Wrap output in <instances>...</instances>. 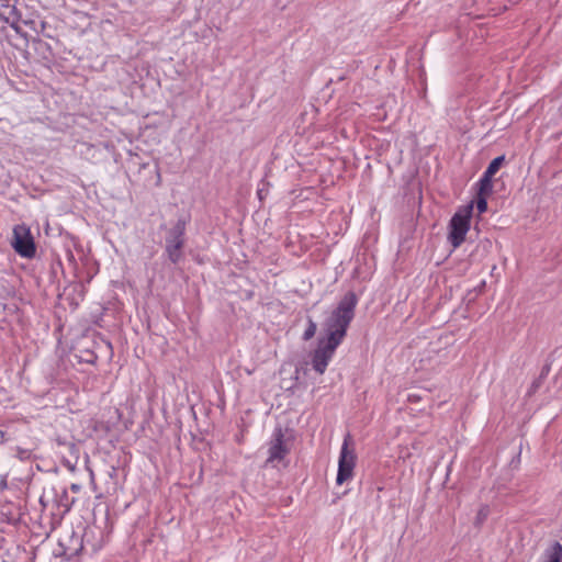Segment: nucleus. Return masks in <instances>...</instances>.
<instances>
[{
  "label": "nucleus",
  "instance_id": "obj_15",
  "mask_svg": "<svg viewBox=\"0 0 562 562\" xmlns=\"http://www.w3.org/2000/svg\"><path fill=\"white\" fill-rule=\"evenodd\" d=\"M80 485L79 484H71L70 485V490L74 492V493H78L80 491Z\"/></svg>",
  "mask_w": 562,
  "mask_h": 562
},
{
  "label": "nucleus",
  "instance_id": "obj_4",
  "mask_svg": "<svg viewBox=\"0 0 562 562\" xmlns=\"http://www.w3.org/2000/svg\"><path fill=\"white\" fill-rule=\"evenodd\" d=\"M186 221L179 220L169 231L166 237V252L168 258L177 263L182 258V248L184 246Z\"/></svg>",
  "mask_w": 562,
  "mask_h": 562
},
{
  "label": "nucleus",
  "instance_id": "obj_8",
  "mask_svg": "<svg viewBox=\"0 0 562 562\" xmlns=\"http://www.w3.org/2000/svg\"><path fill=\"white\" fill-rule=\"evenodd\" d=\"M492 190H493L492 178L483 175V177L479 181L477 195L487 198L492 193Z\"/></svg>",
  "mask_w": 562,
  "mask_h": 562
},
{
  "label": "nucleus",
  "instance_id": "obj_14",
  "mask_svg": "<svg viewBox=\"0 0 562 562\" xmlns=\"http://www.w3.org/2000/svg\"><path fill=\"white\" fill-rule=\"evenodd\" d=\"M487 514H488V509L486 507L481 508L477 514L476 522L477 524L482 522L486 518Z\"/></svg>",
  "mask_w": 562,
  "mask_h": 562
},
{
  "label": "nucleus",
  "instance_id": "obj_6",
  "mask_svg": "<svg viewBox=\"0 0 562 562\" xmlns=\"http://www.w3.org/2000/svg\"><path fill=\"white\" fill-rule=\"evenodd\" d=\"M474 202L471 201L463 210H459V245L463 241L465 234L470 228V217L473 211Z\"/></svg>",
  "mask_w": 562,
  "mask_h": 562
},
{
  "label": "nucleus",
  "instance_id": "obj_7",
  "mask_svg": "<svg viewBox=\"0 0 562 562\" xmlns=\"http://www.w3.org/2000/svg\"><path fill=\"white\" fill-rule=\"evenodd\" d=\"M562 561V546L559 542H553L546 549L541 562H561Z\"/></svg>",
  "mask_w": 562,
  "mask_h": 562
},
{
  "label": "nucleus",
  "instance_id": "obj_3",
  "mask_svg": "<svg viewBox=\"0 0 562 562\" xmlns=\"http://www.w3.org/2000/svg\"><path fill=\"white\" fill-rule=\"evenodd\" d=\"M11 246L22 258L32 259L36 255V245L31 229L25 224L13 227Z\"/></svg>",
  "mask_w": 562,
  "mask_h": 562
},
{
  "label": "nucleus",
  "instance_id": "obj_10",
  "mask_svg": "<svg viewBox=\"0 0 562 562\" xmlns=\"http://www.w3.org/2000/svg\"><path fill=\"white\" fill-rule=\"evenodd\" d=\"M449 235H448V239H449V243L451 244V246L453 248H457V213L453 214L450 218V223H449Z\"/></svg>",
  "mask_w": 562,
  "mask_h": 562
},
{
  "label": "nucleus",
  "instance_id": "obj_1",
  "mask_svg": "<svg viewBox=\"0 0 562 562\" xmlns=\"http://www.w3.org/2000/svg\"><path fill=\"white\" fill-rule=\"evenodd\" d=\"M357 297L347 293L325 322L326 338L319 339L312 353V367L318 374H324L337 347L344 340L347 329L355 316Z\"/></svg>",
  "mask_w": 562,
  "mask_h": 562
},
{
  "label": "nucleus",
  "instance_id": "obj_2",
  "mask_svg": "<svg viewBox=\"0 0 562 562\" xmlns=\"http://www.w3.org/2000/svg\"><path fill=\"white\" fill-rule=\"evenodd\" d=\"M356 461L357 456L355 449L351 448V438L348 435L342 442L338 459V472L336 477V483L338 485H341L353 477Z\"/></svg>",
  "mask_w": 562,
  "mask_h": 562
},
{
  "label": "nucleus",
  "instance_id": "obj_12",
  "mask_svg": "<svg viewBox=\"0 0 562 562\" xmlns=\"http://www.w3.org/2000/svg\"><path fill=\"white\" fill-rule=\"evenodd\" d=\"M316 329H317L316 323L314 321L310 319L308 326L303 334V339L304 340L312 339L316 334Z\"/></svg>",
  "mask_w": 562,
  "mask_h": 562
},
{
  "label": "nucleus",
  "instance_id": "obj_5",
  "mask_svg": "<svg viewBox=\"0 0 562 562\" xmlns=\"http://www.w3.org/2000/svg\"><path fill=\"white\" fill-rule=\"evenodd\" d=\"M289 448L284 440V434L281 428L274 430L269 443L267 462L274 463L282 461L289 453Z\"/></svg>",
  "mask_w": 562,
  "mask_h": 562
},
{
  "label": "nucleus",
  "instance_id": "obj_9",
  "mask_svg": "<svg viewBox=\"0 0 562 562\" xmlns=\"http://www.w3.org/2000/svg\"><path fill=\"white\" fill-rule=\"evenodd\" d=\"M505 158L504 156H498L496 158H494L487 169L485 170L484 172V176H487L490 178H493V176L499 170V168L502 167L503 162H504Z\"/></svg>",
  "mask_w": 562,
  "mask_h": 562
},
{
  "label": "nucleus",
  "instance_id": "obj_13",
  "mask_svg": "<svg viewBox=\"0 0 562 562\" xmlns=\"http://www.w3.org/2000/svg\"><path fill=\"white\" fill-rule=\"evenodd\" d=\"M476 209L479 213H484L487 209L486 196L476 195Z\"/></svg>",
  "mask_w": 562,
  "mask_h": 562
},
{
  "label": "nucleus",
  "instance_id": "obj_11",
  "mask_svg": "<svg viewBox=\"0 0 562 562\" xmlns=\"http://www.w3.org/2000/svg\"><path fill=\"white\" fill-rule=\"evenodd\" d=\"M16 0H0V15L13 12Z\"/></svg>",
  "mask_w": 562,
  "mask_h": 562
}]
</instances>
